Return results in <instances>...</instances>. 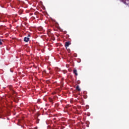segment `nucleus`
I'll list each match as a JSON object with an SVG mask.
<instances>
[{
  "instance_id": "obj_1",
  "label": "nucleus",
  "mask_w": 129,
  "mask_h": 129,
  "mask_svg": "<svg viewBox=\"0 0 129 129\" xmlns=\"http://www.w3.org/2000/svg\"><path fill=\"white\" fill-rule=\"evenodd\" d=\"M24 42L28 43V42H29V41H30V38L25 37L24 38Z\"/></svg>"
},
{
  "instance_id": "obj_2",
  "label": "nucleus",
  "mask_w": 129,
  "mask_h": 129,
  "mask_svg": "<svg viewBox=\"0 0 129 129\" xmlns=\"http://www.w3.org/2000/svg\"><path fill=\"white\" fill-rule=\"evenodd\" d=\"M73 73L76 75V76H77L78 75V74L77 73V70H74L73 71Z\"/></svg>"
},
{
  "instance_id": "obj_3",
  "label": "nucleus",
  "mask_w": 129,
  "mask_h": 129,
  "mask_svg": "<svg viewBox=\"0 0 129 129\" xmlns=\"http://www.w3.org/2000/svg\"><path fill=\"white\" fill-rule=\"evenodd\" d=\"M69 45H70V42H66L65 44L66 47H69Z\"/></svg>"
},
{
  "instance_id": "obj_4",
  "label": "nucleus",
  "mask_w": 129,
  "mask_h": 129,
  "mask_svg": "<svg viewBox=\"0 0 129 129\" xmlns=\"http://www.w3.org/2000/svg\"><path fill=\"white\" fill-rule=\"evenodd\" d=\"M76 89L77 90H78V91H80L81 90L80 89V88H79V86H77L76 87Z\"/></svg>"
},
{
  "instance_id": "obj_5",
  "label": "nucleus",
  "mask_w": 129,
  "mask_h": 129,
  "mask_svg": "<svg viewBox=\"0 0 129 129\" xmlns=\"http://www.w3.org/2000/svg\"><path fill=\"white\" fill-rule=\"evenodd\" d=\"M55 70V71H57V72H60V69H58V68H56Z\"/></svg>"
},
{
  "instance_id": "obj_6",
  "label": "nucleus",
  "mask_w": 129,
  "mask_h": 129,
  "mask_svg": "<svg viewBox=\"0 0 129 129\" xmlns=\"http://www.w3.org/2000/svg\"><path fill=\"white\" fill-rule=\"evenodd\" d=\"M0 45H3V40L0 39Z\"/></svg>"
},
{
  "instance_id": "obj_7",
  "label": "nucleus",
  "mask_w": 129,
  "mask_h": 129,
  "mask_svg": "<svg viewBox=\"0 0 129 129\" xmlns=\"http://www.w3.org/2000/svg\"><path fill=\"white\" fill-rule=\"evenodd\" d=\"M49 73H50V74H53V72H52V71H49Z\"/></svg>"
},
{
  "instance_id": "obj_8",
  "label": "nucleus",
  "mask_w": 129,
  "mask_h": 129,
  "mask_svg": "<svg viewBox=\"0 0 129 129\" xmlns=\"http://www.w3.org/2000/svg\"><path fill=\"white\" fill-rule=\"evenodd\" d=\"M49 101H50V102H52L53 101V100H52V99H49Z\"/></svg>"
},
{
  "instance_id": "obj_9",
  "label": "nucleus",
  "mask_w": 129,
  "mask_h": 129,
  "mask_svg": "<svg viewBox=\"0 0 129 129\" xmlns=\"http://www.w3.org/2000/svg\"><path fill=\"white\" fill-rule=\"evenodd\" d=\"M39 120H40V119H39V118H37V123H39Z\"/></svg>"
},
{
  "instance_id": "obj_10",
  "label": "nucleus",
  "mask_w": 129,
  "mask_h": 129,
  "mask_svg": "<svg viewBox=\"0 0 129 129\" xmlns=\"http://www.w3.org/2000/svg\"><path fill=\"white\" fill-rule=\"evenodd\" d=\"M34 129H38V127H35Z\"/></svg>"
},
{
  "instance_id": "obj_11",
  "label": "nucleus",
  "mask_w": 129,
  "mask_h": 129,
  "mask_svg": "<svg viewBox=\"0 0 129 129\" xmlns=\"http://www.w3.org/2000/svg\"><path fill=\"white\" fill-rule=\"evenodd\" d=\"M44 72L47 74V72L46 71H44Z\"/></svg>"
},
{
  "instance_id": "obj_12",
  "label": "nucleus",
  "mask_w": 129,
  "mask_h": 129,
  "mask_svg": "<svg viewBox=\"0 0 129 129\" xmlns=\"http://www.w3.org/2000/svg\"><path fill=\"white\" fill-rule=\"evenodd\" d=\"M28 37H31V35H28Z\"/></svg>"
},
{
  "instance_id": "obj_13",
  "label": "nucleus",
  "mask_w": 129,
  "mask_h": 129,
  "mask_svg": "<svg viewBox=\"0 0 129 129\" xmlns=\"http://www.w3.org/2000/svg\"><path fill=\"white\" fill-rule=\"evenodd\" d=\"M122 2H123V0H121Z\"/></svg>"
}]
</instances>
